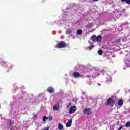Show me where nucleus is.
<instances>
[{
    "mask_svg": "<svg viewBox=\"0 0 130 130\" xmlns=\"http://www.w3.org/2000/svg\"><path fill=\"white\" fill-rule=\"evenodd\" d=\"M125 126L126 127H129V126H130V121L127 122L125 124Z\"/></svg>",
    "mask_w": 130,
    "mask_h": 130,
    "instance_id": "4be33fe9",
    "label": "nucleus"
},
{
    "mask_svg": "<svg viewBox=\"0 0 130 130\" xmlns=\"http://www.w3.org/2000/svg\"><path fill=\"white\" fill-rule=\"evenodd\" d=\"M90 39L93 42H96V37L95 35L92 36L91 38Z\"/></svg>",
    "mask_w": 130,
    "mask_h": 130,
    "instance_id": "4468645a",
    "label": "nucleus"
},
{
    "mask_svg": "<svg viewBox=\"0 0 130 130\" xmlns=\"http://www.w3.org/2000/svg\"><path fill=\"white\" fill-rule=\"evenodd\" d=\"M58 128L59 130L63 129V125H62V124H61V123H59L58 124Z\"/></svg>",
    "mask_w": 130,
    "mask_h": 130,
    "instance_id": "2eb2a0df",
    "label": "nucleus"
},
{
    "mask_svg": "<svg viewBox=\"0 0 130 130\" xmlns=\"http://www.w3.org/2000/svg\"><path fill=\"white\" fill-rule=\"evenodd\" d=\"M47 91L49 93H53L54 92V89L53 87L50 86L47 88Z\"/></svg>",
    "mask_w": 130,
    "mask_h": 130,
    "instance_id": "1a4fd4ad",
    "label": "nucleus"
},
{
    "mask_svg": "<svg viewBox=\"0 0 130 130\" xmlns=\"http://www.w3.org/2000/svg\"><path fill=\"white\" fill-rule=\"evenodd\" d=\"M48 119H49V121H51L53 119L52 117H48Z\"/></svg>",
    "mask_w": 130,
    "mask_h": 130,
    "instance_id": "a878e982",
    "label": "nucleus"
},
{
    "mask_svg": "<svg viewBox=\"0 0 130 130\" xmlns=\"http://www.w3.org/2000/svg\"><path fill=\"white\" fill-rule=\"evenodd\" d=\"M34 118L35 119H36V118H37V115H35L34 116Z\"/></svg>",
    "mask_w": 130,
    "mask_h": 130,
    "instance_id": "c756f323",
    "label": "nucleus"
},
{
    "mask_svg": "<svg viewBox=\"0 0 130 130\" xmlns=\"http://www.w3.org/2000/svg\"><path fill=\"white\" fill-rule=\"evenodd\" d=\"M119 124V122L118 121L117 123V124Z\"/></svg>",
    "mask_w": 130,
    "mask_h": 130,
    "instance_id": "e433bc0d",
    "label": "nucleus"
},
{
    "mask_svg": "<svg viewBox=\"0 0 130 130\" xmlns=\"http://www.w3.org/2000/svg\"><path fill=\"white\" fill-rule=\"evenodd\" d=\"M72 75L74 78H81L82 77V75L78 72L73 73Z\"/></svg>",
    "mask_w": 130,
    "mask_h": 130,
    "instance_id": "0eeeda50",
    "label": "nucleus"
},
{
    "mask_svg": "<svg viewBox=\"0 0 130 130\" xmlns=\"http://www.w3.org/2000/svg\"><path fill=\"white\" fill-rule=\"evenodd\" d=\"M26 99H27V93L25 91H22L16 96V100L21 109L25 108L24 102Z\"/></svg>",
    "mask_w": 130,
    "mask_h": 130,
    "instance_id": "f257e3e1",
    "label": "nucleus"
},
{
    "mask_svg": "<svg viewBox=\"0 0 130 130\" xmlns=\"http://www.w3.org/2000/svg\"><path fill=\"white\" fill-rule=\"evenodd\" d=\"M115 103V101L113 99L110 98L107 101V105H111V106H113Z\"/></svg>",
    "mask_w": 130,
    "mask_h": 130,
    "instance_id": "20e7f679",
    "label": "nucleus"
},
{
    "mask_svg": "<svg viewBox=\"0 0 130 130\" xmlns=\"http://www.w3.org/2000/svg\"><path fill=\"white\" fill-rule=\"evenodd\" d=\"M67 46H68V45L67 44V43H66V42L60 41L58 44L55 45V47L56 48L61 49V48H66Z\"/></svg>",
    "mask_w": 130,
    "mask_h": 130,
    "instance_id": "7ed1b4c3",
    "label": "nucleus"
},
{
    "mask_svg": "<svg viewBox=\"0 0 130 130\" xmlns=\"http://www.w3.org/2000/svg\"><path fill=\"white\" fill-rule=\"evenodd\" d=\"M122 3H125L127 5H130V0H120Z\"/></svg>",
    "mask_w": 130,
    "mask_h": 130,
    "instance_id": "a211bd4d",
    "label": "nucleus"
},
{
    "mask_svg": "<svg viewBox=\"0 0 130 130\" xmlns=\"http://www.w3.org/2000/svg\"><path fill=\"white\" fill-rule=\"evenodd\" d=\"M85 114H87V115H90L92 114V110L89 108H85L83 111Z\"/></svg>",
    "mask_w": 130,
    "mask_h": 130,
    "instance_id": "39448f33",
    "label": "nucleus"
},
{
    "mask_svg": "<svg viewBox=\"0 0 130 130\" xmlns=\"http://www.w3.org/2000/svg\"><path fill=\"white\" fill-rule=\"evenodd\" d=\"M110 130H114V128H110Z\"/></svg>",
    "mask_w": 130,
    "mask_h": 130,
    "instance_id": "f704fd0d",
    "label": "nucleus"
},
{
    "mask_svg": "<svg viewBox=\"0 0 130 130\" xmlns=\"http://www.w3.org/2000/svg\"><path fill=\"white\" fill-rule=\"evenodd\" d=\"M9 123L10 124V126L9 127V128H12L13 127V124H14V120H10Z\"/></svg>",
    "mask_w": 130,
    "mask_h": 130,
    "instance_id": "dca6fc26",
    "label": "nucleus"
},
{
    "mask_svg": "<svg viewBox=\"0 0 130 130\" xmlns=\"http://www.w3.org/2000/svg\"><path fill=\"white\" fill-rule=\"evenodd\" d=\"M82 95H85V94H86V91H82Z\"/></svg>",
    "mask_w": 130,
    "mask_h": 130,
    "instance_id": "2f4dec72",
    "label": "nucleus"
},
{
    "mask_svg": "<svg viewBox=\"0 0 130 130\" xmlns=\"http://www.w3.org/2000/svg\"><path fill=\"white\" fill-rule=\"evenodd\" d=\"M87 85H92V82H87Z\"/></svg>",
    "mask_w": 130,
    "mask_h": 130,
    "instance_id": "cd10ccee",
    "label": "nucleus"
},
{
    "mask_svg": "<svg viewBox=\"0 0 130 130\" xmlns=\"http://www.w3.org/2000/svg\"><path fill=\"white\" fill-rule=\"evenodd\" d=\"M10 68V69H12L13 68V66L11 65Z\"/></svg>",
    "mask_w": 130,
    "mask_h": 130,
    "instance_id": "c9c22d12",
    "label": "nucleus"
},
{
    "mask_svg": "<svg viewBox=\"0 0 130 130\" xmlns=\"http://www.w3.org/2000/svg\"><path fill=\"white\" fill-rule=\"evenodd\" d=\"M102 40V35H99L96 37V42H101V41Z\"/></svg>",
    "mask_w": 130,
    "mask_h": 130,
    "instance_id": "9b49d317",
    "label": "nucleus"
},
{
    "mask_svg": "<svg viewBox=\"0 0 130 130\" xmlns=\"http://www.w3.org/2000/svg\"><path fill=\"white\" fill-rule=\"evenodd\" d=\"M118 105H119V106H122V105H123V101H122V100H119L118 101Z\"/></svg>",
    "mask_w": 130,
    "mask_h": 130,
    "instance_id": "ddd939ff",
    "label": "nucleus"
},
{
    "mask_svg": "<svg viewBox=\"0 0 130 130\" xmlns=\"http://www.w3.org/2000/svg\"><path fill=\"white\" fill-rule=\"evenodd\" d=\"M66 34H71L72 33V30L71 29H67L66 32Z\"/></svg>",
    "mask_w": 130,
    "mask_h": 130,
    "instance_id": "412c9836",
    "label": "nucleus"
},
{
    "mask_svg": "<svg viewBox=\"0 0 130 130\" xmlns=\"http://www.w3.org/2000/svg\"><path fill=\"white\" fill-rule=\"evenodd\" d=\"M59 110V105L58 104L54 105L53 106L54 111H57Z\"/></svg>",
    "mask_w": 130,
    "mask_h": 130,
    "instance_id": "9d476101",
    "label": "nucleus"
},
{
    "mask_svg": "<svg viewBox=\"0 0 130 130\" xmlns=\"http://www.w3.org/2000/svg\"><path fill=\"white\" fill-rule=\"evenodd\" d=\"M93 48H94V45H91L88 47V49H89V50H91V49H93Z\"/></svg>",
    "mask_w": 130,
    "mask_h": 130,
    "instance_id": "5701e85b",
    "label": "nucleus"
},
{
    "mask_svg": "<svg viewBox=\"0 0 130 130\" xmlns=\"http://www.w3.org/2000/svg\"><path fill=\"white\" fill-rule=\"evenodd\" d=\"M92 27H93V25H92V24H90V25L88 26V28H91Z\"/></svg>",
    "mask_w": 130,
    "mask_h": 130,
    "instance_id": "c85d7f7f",
    "label": "nucleus"
},
{
    "mask_svg": "<svg viewBox=\"0 0 130 130\" xmlns=\"http://www.w3.org/2000/svg\"><path fill=\"white\" fill-rule=\"evenodd\" d=\"M98 53L99 55H102V54H103V51H102V50H99L98 51Z\"/></svg>",
    "mask_w": 130,
    "mask_h": 130,
    "instance_id": "aec40b11",
    "label": "nucleus"
},
{
    "mask_svg": "<svg viewBox=\"0 0 130 130\" xmlns=\"http://www.w3.org/2000/svg\"><path fill=\"white\" fill-rule=\"evenodd\" d=\"M115 42L116 43H120V39H117L115 40Z\"/></svg>",
    "mask_w": 130,
    "mask_h": 130,
    "instance_id": "b1692460",
    "label": "nucleus"
},
{
    "mask_svg": "<svg viewBox=\"0 0 130 130\" xmlns=\"http://www.w3.org/2000/svg\"><path fill=\"white\" fill-rule=\"evenodd\" d=\"M123 126L122 125H120V127L118 128V130H120L122 128Z\"/></svg>",
    "mask_w": 130,
    "mask_h": 130,
    "instance_id": "bb28decb",
    "label": "nucleus"
},
{
    "mask_svg": "<svg viewBox=\"0 0 130 130\" xmlns=\"http://www.w3.org/2000/svg\"><path fill=\"white\" fill-rule=\"evenodd\" d=\"M71 106V104H69L68 105H67V108H69Z\"/></svg>",
    "mask_w": 130,
    "mask_h": 130,
    "instance_id": "473e14b6",
    "label": "nucleus"
},
{
    "mask_svg": "<svg viewBox=\"0 0 130 130\" xmlns=\"http://www.w3.org/2000/svg\"><path fill=\"white\" fill-rule=\"evenodd\" d=\"M49 128H50V127L49 126L45 127L43 130H49Z\"/></svg>",
    "mask_w": 130,
    "mask_h": 130,
    "instance_id": "393cba45",
    "label": "nucleus"
},
{
    "mask_svg": "<svg viewBox=\"0 0 130 130\" xmlns=\"http://www.w3.org/2000/svg\"><path fill=\"white\" fill-rule=\"evenodd\" d=\"M99 0H93V3H95V2H98Z\"/></svg>",
    "mask_w": 130,
    "mask_h": 130,
    "instance_id": "72a5a7b5",
    "label": "nucleus"
},
{
    "mask_svg": "<svg viewBox=\"0 0 130 130\" xmlns=\"http://www.w3.org/2000/svg\"><path fill=\"white\" fill-rule=\"evenodd\" d=\"M83 34V30L81 29H78L77 30V35H81V34Z\"/></svg>",
    "mask_w": 130,
    "mask_h": 130,
    "instance_id": "f3484780",
    "label": "nucleus"
},
{
    "mask_svg": "<svg viewBox=\"0 0 130 130\" xmlns=\"http://www.w3.org/2000/svg\"><path fill=\"white\" fill-rule=\"evenodd\" d=\"M96 85H98V86H99V87H100V86H101V84H100V83H98L96 84Z\"/></svg>",
    "mask_w": 130,
    "mask_h": 130,
    "instance_id": "7c9ffc66",
    "label": "nucleus"
},
{
    "mask_svg": "<svg viewBox=\"0 0 130 130\" xmlns=\"http://www.w3.org/2000/svg\"><path fill=\"white\" fill-rule=\"evenodd\" d=\"M72 123H73V120L71 119L66 124L67 127H70V126H72Z\"/></svg>",
    "mask_w": 130,
    "mask_h": 130,
    "instance_id": "6e6552de",
    "label": "nucleus"
},
{
    "mask_svg": "<svg viewBox=\"0 0 130 130\" xmlns=\"http://www.w3.org/2000/svg\"><path fill=\"white\" fill-rule=\"evenodd\" d=\"M19 111L20 110L19 109V108L16 106H12L11 108V113L12 117H13V118H17V116L19 115Z\"/></svg>",
    "mask_w": 130,
    "mask_h": 130,
    "instance_id": "f03ea898",
    "label": "nucleus"
},
{
    "mask_svg": "<svg viewBox=\"0 0 130 130\" xmlns=\"http://www.w3.org/2000/svg\"><path fill=\"white\" fill-rule=\"evenodd\" d=\"M47 119H48V117L45 116L43 117V121H44V122H46V120H47Z\"/></svg>",
    "mask_w": 130,
    "mask_h": 130,
    "instance_id": "6ab92c4d",
    "label": "nucleus"
},
{
    "mask_svg": "<svg viewBox=\"0 0 130 130\" xmlns=\"http://www.w3.org/2000/svg\"><path fill=\"white\" fill-rule=\"evenodd\" d=\"M77 110V108L75 106H72L70 107V110H69V113L70 114H73V113H75L76 112V111Z\"/></svg>",
    "mask_w": 130,
    "mask_h": 130,
    "instance_id": "423d86ee",
    "label": "nucleus"
},
{
    "mask_svg": "<svg viewBox=\"0 0 130 130\" xmlns=\"http://www.w3.org/2000/svg\"><path fill=\"white\" fill-rule=\"evenodd\" d=\"M2 67H3V68H8V62L5 61H3L2 62Z\"/></svg>",
    "mask_w": 130,
    "mask_h": 130,
    "instance_id": "f8f14e48",
    "label": "nucleus"
}]
</instances>
